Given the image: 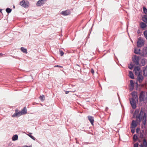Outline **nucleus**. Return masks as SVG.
<instances>
[{"instance_id":"dca6fc26","label":"nucleus","mask_w":147,"mask_h":147,"mask_svg":"<svg viewBox=\"0 0 147 147\" xmlns=\"http://www.w3.org/2000/svg\"><path fill=\"white\" fill-rule=\"evenodd\" d=\"M147 62V60L146 59H142L141 63L142 66H144L146 64Z\"/></svg>"},{"instance_id":"f03ea898","label":"nucleus","mask_w":147,"mask_h":147,"mask_svg":"<svg viewBox=\"0 0 147 147\" xmlns=\"http://www.w3.org/2000/svg\"><path fill=\"white\" fill-rule=\"evenodd\" d=\"M27 113V109L26 107H25L24 108L19 112L16 111V113L12 115L13 117H19L22 115H24Z\"/></svg>"},{"instance_id":"4468645a","label":"nucleus","mask_w":147,"mask_h":147,"mask_svg":"<svg viewBox=\"0 0 147 147\" xmlns=\"http://www.w3.org/2000/svg\"><path fill=\"white\" fill-rule=\"evenodd\" d=\"M44 3L43 0H39L36 3V5L37 6H39Z\"/></svg>"},{"instance_id":"c9c22d12","label":"nucleus","mask_w":147,"mask_h":147,"mask_svg":"<svg viewBox=\"0 0 147 147\" xmlns=\"http://www.w3.org/2000/svg\"><path fill=\"white\" fill-rule=\"evenodd\" d=\"M131 132L132 133H134L135 132V128H132Z\"/></svg>"},{"instance_id":"a18cd8bd","label":"nucleus","mask_w":147,"mask_h":147,"mask_svg":"<svg viewBox=\"0 0 147 147\" xmlns=\"http://www.w3.org/2000/svg\"><path fill=\"white\" fill-rule=\"evenodd\" d=\"M1 9H0V12H1Z\"/></svg>"},{"instance_id":"a211bd4d","label":"nucleus","mask_w":147,"mask_h":147,"mask_svg":"<svg viewBox=\"0 0 147 147\" xmlns=\"http://www.w3.org/2000/svg\"><path fill=\"white\" fill-rule=\"evenodd\" d=\"M140 49H138L137 48H135L134 50V53L136 54H140Z\"/></svg>"},{"instance_id":"bb28decb","label":"nucleus","mask_w":147,"mask_h":147,"mask_svg":"<svg viewBox=\"0 0 147 147\" xmlns=\"http://www.w3.org/2000/svg\"><path fill=\"white\" fill-rule=\"evenodd\" d=\"M144 133V131L143 130L142 132H140V137L141 138H143V134Z\"/></svg>"},{"instance_id":"f8f14e48","label":"nucleus","mask_w":147,"mask_h":147,"mask_svg":"<svg viewBox=\"0 0 147 147\" xmlns=\"http://www.w3.org/2000/svg\"><path fill=\"white\" fill-rule=\"evenodd\" d=\"M131 94L132 97V98H134V99H135L137 100H138V97L137 95V93L135 92H132Z\"/></svg>"},{"instance_id":"39448f33","label":"nucleus","mask_w":147,"mask_h":147,"mask_svg":"<svg viewBox=\"0 0 147 147\" xmlns=\"http://www.w3.org/2000/svg\"><path fill=\"white\" fill-rule=\"evenodd\" d=\"M20 5L24 7L27 8L29 5V3L28 1H25L24 0H23L20 2Z\"/></svg>"},{"instance_id":"4be33fe9","label":"nucleus","mask_w":147,"mask_h":147,"mask_svg":"<svg viewBox=\"0 0 147 147\" xmlns=\"http://www.w3.org/2000/svg\"><path fill=\"white\" fill-rule=\"evenodd\" d=\"M21 50L24 53H25L26 54L27 53L26 49H25L23 47H22L21 48Z\"/></svg>"},{"instance_id":"58836bf2","label":"nucleus","mask_w":147,"mask_h":147,"mask_svg":"<svg viewBox=\"0 0 147 147\" xmlns=\"http://www.w3.org/2000/svg\"><path fill=\"white\" fill-rule=\"evenodd\" d=\"M139 129H138V128H137L136 129V132L138 133V131H139Z\"/></svg>"},{"instance_id":"37998d69","label":"nucleus","mask_w":147,"mask_h":147,"mask_svg":"<svg viewBox=\"0 0 147 147\" xmlns=\"http://www.w3.org/2000/svg\"><path fill=\"white\" fill-rule=\"evenodd\" d=\"M108 109V108L107 107V108H106V110L107 111V110Z\"/></svg>"},{"instance_id":"f704fd0d","label":"nucleus","mask_w":147,"mask_h":147,"mask_svg":"<svg viewBox=\"0 0 147 147\" xmlns=\"http://www.w3.org/2000/svg\"><path fill=\"white\" fill-rule=\"evenodd\" d=\"M138 143H136L134 144V147H138Z\"/></svg>"},{"instance_id":"7c9ffc66","label":"nucleus","mask_w":147,"mask_h":147,"mask_svg":"<svg viewBox=\"0 0 147 147\" xmlns=\"http://www.w3.org/2000/svg\"><path fill=\"white\" fill-rule=\"evenodd\" d=\"M144 34L145 37L147 39V30L144 31Z\"/></svg>"},{"instance_id":"f257e3e1","label":"nucleus","mask_w":147,"mask_h":147,"mask_svg":"<svg viewBox=\"0 0 147 147\" xmlns=\"http://www.w3.org/2000/svg\"><path fill=\"white\" fill-rule=\"evenodd\" d=\"M139 111V109H136L134 113V115L136 116L137 119H139V122H140L143 119L145 115H146L145 113H144V111L142 109L141 110L139 114H138Z\"/></svg>"},{"instance_id":"7ed1b4c3","label":"nucleus","mask_w":147,"mask_h":147,"mask_svg":"<svg viewBox=\"0 0 147 147\" xmlns=\"http://www.w3.org/2000/svg\"><path fill=\"white\" fill-rule=\"evenodd\" d=\"M140 101H144L147 99V92L142 91L139 96Z\"/></svg>"},{"instance_id":"72a5a7b5","label":"nucleus","mask_w":147,"mask_h":147,"mask_svg":"<svg viewBox=\"0 0 147 147\" xmlns=\"http://www.w3.org/2000/svg\"><path fill=\"white\" fill-rule=\"evenodd\" d=\"M28 136L34 140H35V138L33 136L29 134H28Z\"/></svg>"},{"instance_id":"f3484780","label":"nucleus","mask_w":147,"mask_h":147,"mask_svg":"<svg viewBox=\"0 0 147 147\" xmlns=\"http://www.w3.org/2000/svg\"><path fill=\"white\" fill-rule=\"evenodd\" d=\"M140 26L141 28H143L146 27L147 25L146 23L142 22L140 24Z\"/></svg>"},{"instance_id":"423d86ee","label":"nucleus","mask_w":147,"mask_h":147,"mask_svg":"<svg viewBox=\"0 0 147 147\" xmlns=\"http://www.w3.org/2000/svg\"><path fill=\"white\" fill-rule=\"evenodd\" d=\"M135 99L134 98H131L130 99V101L132 107L133 109H135L136 107V104Z\"/></svg>"},{"instance_id":"8fccbe9b","label":"nucleus","mask_w":147,"mask_h":147,"mask_svg":"<svg viewBox=\"0 0 147 147\" xmlns=\"http://www.w3.org/2000/svg\"><path fill=\"white\" fill-rule=\"evenodd\" d=\"M75 91H73V92H74Z\"/></svg>"},{"instance_id":"de8ad7c7","label":"nucleus","mask_w":147,"mask_h":147,"mask_svg":"<svg viewBox=\"0 0 147 147\" xmlns=\"http://www.w3.org/2000/svg\"><path fill=\"white\" fill-rule=\"evenodd\" d=\"M32 134V133H30V134Z\"/></svg>"},{"instance_id":"a19ab883","label":"nucleus","mask_w":147,"mask_h":147,"mask_svg":"<svg viewBox=\"0 0 147 147\" xmlns=\"http://www.w3.org/2000/svg\"><path fill=\"white\" fill-rule=\"evenodd\" d=\"M140 147H143V145L141 144L140 145Z\"/></svg>"},{"instance_id":"ea45409f","label":"nucleus","mask_w":147,"mask_h":147,"mask_svg":"<svg viewBox=\"0 0 147 147\" xmlns=\"http://www.w3.org/2000/svg\"><path fill=\"white\" fill-rule=\"evenodd\" d=\"M69 91H65V93L66 94H68L69 93Z\"/></svg>"},{"instance_id":"4c0bfd02","label":"nucleus","mask_w":147,"mask_h":147,"mask_svg":"<svg viewBox=\"0 0 147 147\" xmlns=\"http://www.w3.org/2000/svg\"><path fill=\"white\" fill-rule=\"evenodd\" d=\"M54 67H61V68L63 67L62 66H61L59 65H55Z\"/></svg>"},{"instance_id":"2eb2a0df","label":"nucleus","mask_w":147,"mask_h":147,"mask_svg":"<svg viewBox=\"0 0 147 147\" xmlns=\"http://www.w3.org/2000/svg\"><path fill=\"white\" fill-rule=\"evenodd\" d=\"M88 118L89 121L90 122L91 124L92 125H93V123L94 121V119L93 117L90 116H88Z\"/></svg>"},{"instance_id":"aec40b11","label":"nucleus","mask_w":147,"mask_h":147,"mask_svg":"<svg viewBox=\"0 0 147 147\" xmlns=\"http://www.w3.org/2000/svg\"><path fill=\"white\" fill-rule=\"evenodd\" d=\"M146 115H145L143 119H142V123L144 126L145 125L146 123Z\"/></svg>"},{"instance_id":"09e8293b","label":"nucleus","mask_w":147,"mask_h":147,"mask_svg":"<svg viewBox=\"0 0 147 147\" xmlns=\"http://www.w3.org/2000/svg\"><path fill=\"white\" fill-rule=\"evenodd\" d=\"M13 7H15V6H13Z\"/></svg>"},{"instance_id":"9b49d317","label":"nucleus","mask_w":147,"mask_h":147,"mask_svg":"<svg viewBox=\"0 0 147 147\" xmlns=\"http://www.w3.org/2000/svg\"><path fill=\"white\" fill-rule=\"evenodd\" d=\"M137 122L136 121L133 120L132 121L131 123V128H135L137 126Z\"/></svg>"},{"instance_id":"412c9836","label":"nucleus","mask_w":147,"mask_h":147,"mask_svg":"<svg viewBox=\"0 0 147 147\" xmlns=\"http://www.w3.org/2000/svg\"><path fill=\"white\" fill-rule=\"evenodd\" d=\"M18 136L16 134L13 135L12 138L13 141H16L18 139Z\"/></svg>"},{"instance_id":"c03bdc74","label":"nucleus","mask_w":147,"mask_h":147,"mask_svg":"<svg viewBox=\"0 0 147 147\" xmlns=\"http://www.w3.org/2000/svg\"><path fill=\"white\" fill-rule=\"evenodd\" d=\"M26 147H30V146H26Z\"/></svg>"},{"instance_id":"5701e85b","label":"nucleus","mask_w":147,"mask_h":147,"mask_svg":"<svg viewBox=\"0 0 147 147\" xmlns=\"http://www.w3.org/2000/svg\"><path fill=\"white\" fill-rule=\"evenodd\" d=\"M142 20L144 22L147 23V16H145L142 18Z\"/></svg>"},{"instance_id":"49530a36","label":"nucleus","mask_w":147,"mask_h":147,"mask_svg":"<svg viewBox=\"0 0 147 147\" xmlns=\"http://www.w3.org/2000/svg\"><path fill=\"white\" fill-rule=\"evenodd\" d=\"M2 55V54L1 53H0V55Z\"/></svg>"},{"instance_id":"c85d7f7f","label":"nucleus","mask_w":147,"mask_h":147,"mask_svg":"<svg viewBox=\"0 0 147 147\" xmlns=\"http://www.w3.org/2000/svg\"><path fill=\"white\" fill-rule=\"evenodd\" d=\"M40 98L42 101H43L45 100V97L44 95L40 96Z\"/></svg>"},{"instance_id":"c756f323","label":"nucleus","mask_w":147,"mask_h":147,"mask_svg":"<svg viewBox=\"0 0 147 147\" xmlns=\"http://www.w3.org/2000/svg\"><path fill=\"white\" fill-rule=\"evenodd\" d=\"M137 136L135 134L134 136L133 137V139L134 140L136 141L137 140Z\"/></svg>"},{"instance_id":"9d476101","label":"nucleus","mask_w":147,"mask_h":147,"mask_svg":"<svg viewBox=\"0 0 147 147\" xmlns=\"http://www.w3.org/2000/svg\"><path fill=\"white\" fill-rule=\"evenodd\" d=\"M134 71L136 75L140 74V67L138 66H137L134 68Z\"/></svg>"},{"instance_id":"6ab92c4d","label":"nucleus","mask_w":147,"mask_h":147,"mask_svg":"<svg viewBox=\"0 0 147 147\" xmlns=\"http://www.w3.org/2000/svg\"><path fill=\"white\" fill-rule=\"evenodd\" d=\"M129 76L131 79H134V74L131 71H130L129 72Z\"/></svg>"},{"instance_id":"cd10ccee","label":"nucleus","mask_w":147,"mask_h":147,"mask_svg":"<svg viewBox=\"0 0 147 147\" xmlns=\"http://www.w3.org/2000/svg\"><path fill=\"white\" fill-rule=\"evenodd\" d=\"M134 67V65L132 63H131L130 65L128 66V68L131 69H132Z\"/></svg>"},{"instance_id":"473e14b6","label":"nucleus","mask_w":147,"mask_h":147,"mask_svg":"<svg viewBox=\"0 0 147 147\" xmlns=\"http://www.w3.org/2000/svg\"><path fill=\"white\" fill-rule=\"evenodd\" d=\"M59 53L60 54L61 56H63L64 54V53H63V52L62 51H61V50H59Z\"/></svg>"},{"instance_id":"e433bc0d","label":"nucleus","mask_w":147,"mask_h":147,"mask_svg":"<svg viewBox=\"0 0 147 147\" xmlns=\"http://www.w3.org/2000/svg\"><path fill=\"white\" fill-rule=\"evenodd\" d=\"M90 71L92 73V74H94V71L93 69H91Z\"/></svg>"},{"instance_id":"1a4fd4ad","label":"nucleus","mask_w":147,"mask_h":147,"mask_svg":"<svg viewBox=\"0 0 147 147\" xmlns=\"http://www.w3.org/2000/svg\"><path fill=\"white\" fill-rule=\"evenodd\" d=\"M137 75L138 76L137 82H139L140 83H142L144 80L143 76L140 74Z\"/></svg>"},{"instance_id":"ddd939ff","label":"nucleus","mask_w":147,"mask_h":147,"mask_svg":"<svg viewBox=\"0 0 147 147\" xmlns=\"http://www.w3.org/2000/svg\"><path fill=\"white\" fill-rule=\"evenodd\" d=\"M61 13L64 16H67L70 14V11L69 10H67L65 11H62Z\"/></svg>"},{"instance_id":"6e6552de","label":"nucleus","mask_w":147,"mask_h":147,"mask_svg":"<svg viewBox=\"0 0 147 147\" xmlns=\"http://www.w3.org/2000/svg\"><path fill=\"white\" fill-rule=\"evenodd\" d=\"M139 57L137 56L136 55L132 57V61L133 62L137 65H139Z\"/></svg>"},{"instance_id":"2f4dec72","label":"nucleus","mask_w":147,"mask_h":147,"mask_svg":"<svg viewBox=\"0 0 147 147\" xmlns=\"http://www.w3.org/2000/svg\"><path fill=\"white\" fill-rule=\"evenodd\" d=\"M144 12L145 14H147V9L145 7H143Z\"/></svg>"},{"instance_id":"393cba45","label":"nucleus","mask_w":147,"mask_h":147,"mask_svg":"<svg viewBox=\"0 0 147 147\" xmlns=\"http://www.w3.org/2000/svg\"><path fill=\"white\" fill-rule=\"evenodd\" d=\"M130 83L131 87H132V90L133 89L134 86V83L132 80H131L130 81Z\"/></svg>"},{"instance_id":"a878e982","label":"nucleus","mask_w":147,"mask_h":147,"mask_svg":"<svg viewBox=\"0 0 147 147\" xmlns=\"http://www.w3.org/2000/svg\"><path fill=\"white\" fill-rule=\"evenodd\" d=\"M12 11V9L9 8H7L6 9V12L8 13H10Z\"/></svg>"},{"instance_id":"b1692460","label":"nucleus","mask_w":147,"mask_h":147,"mask_svg":"<svg viewBox=\"0 0 147 147\" xmlns=\"http://www.w3.org/2000/svg\"><path fill=\"white\" fill-rule=\"evenodd\" d=\"M143 145L145 147H147V143L145 139L143 140Z\"/></svg>"},{"instance_id":"0eeeda50","label":"nucleus","mask_w":147,"mask_h":147,"mask_svg":"<svg viewBox=\"0 0 147 147\" xmlns=\"http://www.w3.org/2000/svg\"><path fill=\"white\" fill-rule=\"evenodd\" d=\"M144 45V41L143 39L140 38H138L137 42V45L138 47H140Z\"/></svg>"},{"instance_id":"20e7f679","label":"nucleus","mask_w":147,"mask_h":147,"mask_svg":"<svg viewBox=\"0 0 147 147\" xmlns=\"http://www.w3.org/2000/svg\"><path fill=\"white\" fill-rule=\"evenodd\" d=\"M147 54V47H144L140 53V55L142 57H146Z\"/></svg>"},{"instance_id":"79ce46f5","label":"nucleus","mask_w":147,"mask_h":147,"mask_svg":"<svg viewBox=\"0 0 147 147\" xmlns=\"http://www.w3.org/2000/svg\"><path fill=\"white\" fill-rule=\"evenodd\" d=\"M108 109V108L107 107V108H106V110L107 111V110Z\"/></svg>"}]
</instances>
